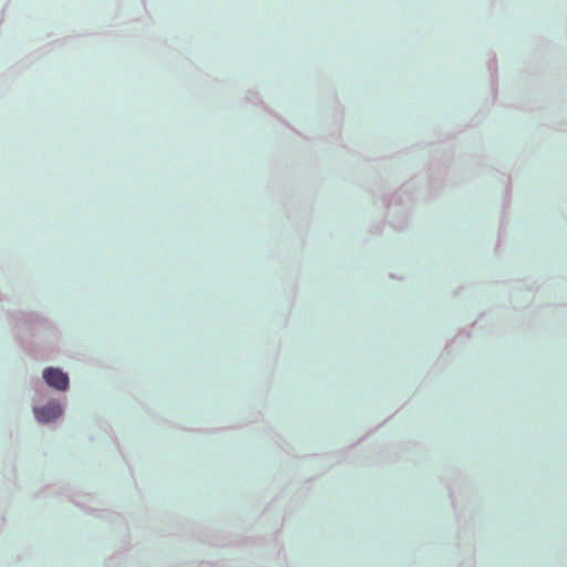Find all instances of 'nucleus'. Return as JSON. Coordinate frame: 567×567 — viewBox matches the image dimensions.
<instances>
[{
  "label": "nucleus",
  "mask_w": 567,
  "mask_h": 567,
  "mask_svg": "<svg viewBox=\"0 0 567 567\" xmlns=\"http://www.w3.org/2000/svg\"><path fill=\"white\" fill-rule=\"evenodd\" d=\"M62 414L61 404L52 400L41 408L34 409V415L41 423H49L56 420Z\"/></svg>",
  "instance_id": "f03ea898"
},
{
  "label": "nucleus",
  "mask_w": 567,
  "mask_h": 567,
  "mask_svg": "<svg viewBox=\"0 0 567 567\" xmlns=\"http://www.w3.org/2000/svg\"><path fill=\"white\" fill-rule=\"evenodd\" d=\"M43 379L47 384L59 391H64L69 386V378L66 373L58 368H48L43 371Z\"/></svg>",
  "instance_id": "f257e3e1"
}]
</instances>
